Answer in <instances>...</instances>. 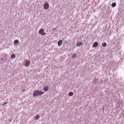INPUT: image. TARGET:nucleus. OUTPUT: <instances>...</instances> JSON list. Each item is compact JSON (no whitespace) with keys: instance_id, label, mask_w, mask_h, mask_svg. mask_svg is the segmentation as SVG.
<instances>
[{"instance_id":"obj_11","label":"nucleus","mask_w":124,"mask_h":124,"mask_svg":"<svg viewBox=\"0 0 124 124\" xmlns=\"http://www.w3.org/2000/svg\"><path fill=\"white\" fill-rule=\"evenodd\" d=\"M102 47H106L107 44L106 43H103L102 44Z\"/></svg>"},{"instance_id":"obj_2","label":"nucleus","mask_w":124,"mask_h":124,"mask_svg":"<svg viewBox=\"0 0 124 124\" xmlns=\"http://www.w3.org/2000/svg\"><path fill=\"white\" fill-rule=\"evenodd\" d=\"M39 34H41V35H45L46 34V32H44V29H41L39 31Z\"/></svg>"},{"instance_id":"obj_10","label":"nucleus","mask_w":124,"mask_h":124,"mask_svg":"<svg viewBox=\"0 0 124 124\" xmlns=\"http://www.w3.org/2000/svg\"><path fill=\"white\" fill-rule=\"evenodd\" d=\"M11 59H15V58H16V55L14 54H13L11 55Z\"/></svg>"},{"instance_id":"obj_8","label":"nucleus","mask_w":124,"mask_h":124,"mask_svg":"<svg viewBox=\"0 0 124 124\" xmlns=\"http://www.w3.org/2000/svg\"><path fill=\"white\" fill-rule=\"evenodd\" d=\"M82 44H83V42H78L77 43V46H78V47H79L81 46Z\"/></svg>"},{"instance_id":"obj_12","label":"nucleus","mask_w":124,"mask_h":124,"mask_svg":"<svg viewBox=\"0 0 124 124\" xmlns=\"http://www.w3.org/2000/svg\"><path fill=\"white\" fill-rule=\"evenodd\" d=\"M68 95H69V96H72V95H73V92H69L68 93Z\"/></svg>"},{"instance_id":"obj_15","label":"nucleus","mask_w":124,"mask_h":124,"mask_svg":"<svg viewBox=\"0 0 124 124\" xmlns=\"http://www.w3.org/2000/svg\"><path fill=\"white\" fill-rule=\"evenodd\" d=\"M77 55L76 54H74L72 56L73 59H75V57H77Z\"/></svg>"},{"instance_id":"obj_9","label":"nucleus","mask_w":124,"mask_h":124,"mask_svg":"<svg viewBox=\"0 0 124 124\" xmlns=\"http://www.w3.org/2000/svg\"><path fill=\"white\" fill-rule=\"evenodd\" d=\"M49 90V87L48 86H45L44 88V90L45 92H47Z\"/></svg>"},{"instance_id":"obj_16","label":"nucleus","mask_w":124,"mask_h":124,"mask_svg":"<svg viewBox=\"0 0 124 124\" xmlns=\"http://www.w3.org/2000/svg\"><path fill=\"white\" fill-rule=\"evenodd\" d=\"M93 81H94V82H98V79L97 78L94 79Z\"/></svg>"},{"instance_id":"obj_1","label":"nucleus","mask_w":124,"mask_h":124,"mask_svg":"<svg viewBox=\"0 0 124 124\" xmlns=\"http://www.w3.org/2000/svg\"><path fill=\"white\" fill-rule=\"evenodd\" d=\"M44 94V92H41L39 90H36L33 93V96H38L40 95H42V94Z\"/></svg>"},{"instance_id":"obj_13","label":"nucleus","mask_w":124,"mask_h":124,"mask_svg":"<svg viewBox=\"0 0 124 124\" xmlns=\"http://www.w3.org/2000/svg\"><path fill=\"white\" fill-rule=\"evenodd\" d=\"M116 5V4L115 2L112 3L111 4L112 7H115Z\"/></svg>"},{"instance_id":"obj_17","label":"nucleus","mask_w":124,"mask_h":124,"mask_svg":"<svg viewBox=\"0 0 124 124\" xmlns=\"http://www.w3.org/2000/svg\"><path fill=\"white\" fill-rule=\"evenodd\" d=\"M6 103H7V102H5L4 104H3V105H5V104H6Z\"/></svg>"},{"instance_id":"obj_6","label":"nucleus","mask_w":124,"mask_h":124,"mask_svg":"<svg viewBox=\"0 0 124 124\" xmlns=\"http://www.w3.org/2000/svg\"><path fill=\"white\" fill-rule=\"evenodd\" d=\"M62 40H61L58 42V46H62Z\"/></svg>"},{"instance_id":"obj_3","label":"nucleus","mask_w":124,"mask_h":124,"mask_svg":"<svg viewBox=\"0 0 124 124\" xmlns=\"http://www.w3.org/2000/svg\"><path fill=\"white\" fill-rule=\"evenodd\" d=\"M44 9H45L46 10H47V9H49V4L46 2L44 5Z\"/></svg>"},{"instance_id":"obj_4","label":"nucleus","mask_w":124,"mask_h":124,"mask_svg":"<svg viewBox=\"0 0 124 124\" xmlns=\"http://www.w3.org/2000/svg\"><path fill=\"white\" fill-rule=\"evenodd\" d=\"M30 64H31V62L28 60L26 61L25 62V66H30Z\"/></svg>"},{"instance_id":"obj_7","label":"nucleus","mask_w":124,"mask_h":124,"mask_svg":"<svg viewBox=\"0 0 124 124\" xmlns=\"http://www.w3.org/2000/svg\"><path fill=\"white\" fill-rule=\"evenodd\" d=\"M14 45H16L17 44H19V40H16L14 42Z\"/></svg>"},{"instance_id":"obj_5","label":"nucleus","mask_w":124,"mask_h":124,"mask_svg":"<svg viewBox=\"0 0 124 124\" xmlns=\"http://www.w3.org/2000/svg\"><path fill=\"white\" fill-rule=\"evenodd\" d=\"M93 47H94V48H96V47H97V46H98V43L97 42H95L93 45Z\"/></svg>"},{"instance_id":"obj_14","label":"nucleus","mask_w":124,"mask_h":124,"mask_svg":"<svg viewBox=\"0 0 124 124\" xmlns=\"http://www.w3.org/2000/svg\"><path fill=\"white\" fill-rule=\"evenodd\" d=\"M38 119H39V115H38L35 116V120H38Z\"/></svg>"}]
</instances>
